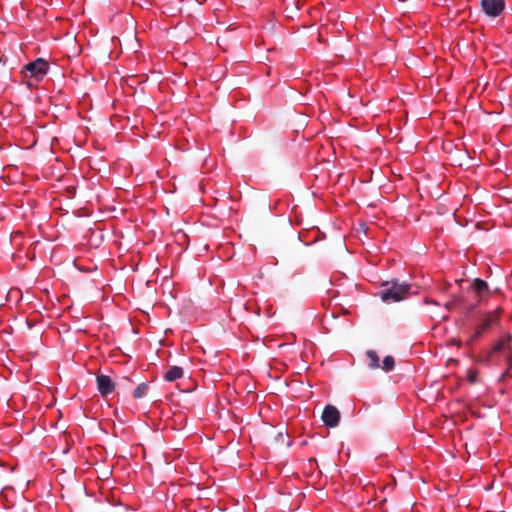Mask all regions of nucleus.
Returning a JSON list of instances; mask_svg holds the SVG:
<instances>
[{
    "label": "nucleus",
    "mask_w": 512,
    "mask_h": 512,
    "mask_svg": "<svg viewBox=\"0 0 512 512\" xmlns=\"http://www.w3.org/2000/svg\"><path fill=\"white\" fill-rule=\"evenodd\" d=\"M481 6L486 15L497 17L502 13L505 7L504 0H482Z\"/></svg>",
    "instance_id": "obj_7"
},
{
    "label": "nucleus",
    "mask_w": 512,
    "mask_h": 512,
    "mask_svg": "<svg viewBox=\"0 0 512 512\" xmlns=\"http://www.w3.org/2000/svg\"><path fill=\"white\" fill-rule=\"evenodd\" d=\"M184 371L179 366H171L164 374V379L168 382L176 381L182 378Z\"/></svg>",
    "instance_id": "obj_9"
},
{
    "label": "nucleus",
    "mask_w": 512,
    "mask_h": 512,
    "mask_svg": "<svg viewBox=\"0 0 512 512\" xmlns=\"http://www.w3.org/2000/svg\"><path fill=\"white\" fill-rule=\"evenodd\" d=\"M147 390H148V384H146V383L139 384L133 391L134 398L139 399V398L144 397L147 393Z\"/></svg>",
    "instance_id": "obj_12"
},
{
    "label": "nucleus",
    "mask_w": 512,
    "mask_h": 512,
    "mask_svg": "<svg viewBox=\"0 0 512 512\" xmlns=\"http://www.w3.org/2000/svg\"><path fill=\"white\" fill-rule=\"evenodd\" d=\"M321 419L325 426L333 428L336 427L340 422V412L333 405H326L322 412Z\"/></svg>",
    "instance_id": "obj_6"
},
{
    "label": "nucleus",
    "mask_w": 512,
    "mask_h": 512,
    "mask_svg": "<svg viewBox=\"0 0 512 512\" xmlns=\"http://www.w3.org/2000/svg\"><path fill=\"white\" fill-rule=\"evenodd\" d=\"M469 292L473 294L474 299V303L471 304L470 308L474 309L477 305L487 300L489 296V287L484 280L476 278L472 282Z\"/></svg>",
    "instance_id": "obj_5"
},
{
    "label": "nucleus",
    "mask_w": 512,
    "mask_h": 512,
    "mask_svg": "<svg viewBox=\"0 0 512 512\" xmlns=\"http://www.w3.org/2000/svg\"><path fill=\"white\" fill-rule=\"evenodd\" d=\"M411 285L392 280L382 283L379 295L384 302H398L409 295Z\"/></svg>",
    "instance_id": "obj_2"
},
{
    "label": "nucleus",
    "mask_w": 512,
    "mask_h": 512,
    "mask_svg": "<svg viewBox=\"0 0 512 512\" xmlns=\"http://www.w3.org/2000/svg\"><path fill=\"white\" fill-rule=\"evenodd\" d=\"M395 366V360L392 356L388 355L386 356L383 361L382 365L380 366L384 371L389 372L394 369Z\"/></svg>",
    "instance_id": "obj_11"
},
{
    "label": "nucleus",
    "mask_w": 512,
    "mask_h": 512,
    "mask_svg": "<svg viewBox=\"0 0 512 512\" xmlns=\"http://www.w3.org/2000/svg\"><path fill=\"white\" fill-rule=\"evenodd\" d=\"M96 381L98 391L103 397L111 394L115 389L114 381L107 375H98Z\"/></svg>",
    "instance_id": "obj_8"
},
{
    "label": "nucleus",
    "mask_w": 512,
    "mask_h": 512,
    "mask_svg": "<svg viewBox=\"0 0 512 512\" xmlns=\"http://www.w3.org/2000/svg\"><path fill=\"white\" fill-rule=\"evenodd\" d=\"M502 308L497 307L492 311H478L474 316V331L471 340L476 341L489 333L495 326L500 324Z\"/></svg>",
    "instance_id": "obj_1"
},
{
    "label": "nucleus",
    "mask_w": 512,
    "mask_h": 512,
    "mask_svg": "<svg viewBox=\"0 0 512 512\" xmlns=\"http://www.w3.org/2000/svg\"><path fill=\"white\" fill-rule=\"evenodd\" d=\"M366 355L369 359V367L372 368V369H376V368H379L380 367V364H379V356L377 355V353L374 351V350H368L366 352Z\"/></svg>",
    "instance_id": "obj_10"
},
{
    "label": "nucleus",
    "mask_w": 512,
    "mask_h": 512,
    "mask_svg": "<svg viewBox=\"0 0 512 512\" xmlns=\"http://www.w3.org/2000/svg\"><path fill=\"white\" fill-rule=\"evenodd\" d=\"M49 63L43 58H38L35 61H32L26 64L23 68L22 73H26L30 78L34 79L36 82H40L45 75L48 73Z\"/></svg>",
    "instance_id": "obj_3"
},
{
    "label": "nucleus",
    "mask_w": 512,
    "mask_h": 512,
    "mask_svg": "<svg viewBox=\"0 0 512 512\" xmlns=\"http://www.w3.org/2000/svg\"><path fill=\"white\" fill-rule=\"evenodd\" d=\"M512 336L510 333L506 332L502 334L499 339L495 341L493 344L491 351H490V357H492L496 353L500 352H507V363L509 367H512Z\"/></svg>",
    "instance_id": "obj_4"
}]
</instances>
